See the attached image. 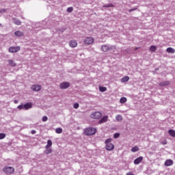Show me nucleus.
<instances>
[{
	"label": "nucleus",
	"mask_w": 175,
	"mask_h": 175,
	"mask_svg": "<svg viewBox=\"0 0 175 175\" xmlns=\"http://www.w3.org/2000/svg\"><path fill=\"white\" fill-rule=\"evenodd\" d=\"M159 85L160 87H167V85H170V81H165L161 82V83H159Z\"/></svg>",
	"instance_id": "9d476101"
},
{
	"label": "nucleus",
	"mask_w": 175,
	"mask_h": 175,
	"mask_svg": "<svg viewBox=\"0 0 175 175\" xmlns=\"http://www.w3.org/2000/svg\"><path fill=\"white\" fill-rule=\"evenodd\" d=\"M122 83H126V81H129V77L125 76L122 79H121Z\"/></svg>",
	"instance_id": "b1692460"
},
{
	"label": "nucleus",
	"mask_w": 175,
	"mask_h": 175,
	"mask_svg": "<svg viewBox=\"0 0 175 175\" xmlns=\"http://www.w3.org/2000/svg\"><path fill=\"white\" fill-rule=\"evenodd\" d=\"M53 152V149H46L44 151V154H51Z\"/></svg>",
	"instance_id": "cd10ccee"
},
{
	"label": "nucleus",
	"mask_w": 175,
	"mask_h": 175,
	"mask_svg": "<svg viewBox=\"0 0 175 175\" xmlns=\"http://www.w3.org/2000/svg\"><path fill=\"white\" fill-rule=\"evenodd\" d=\"M155 70H156V71L158 70V68H156Z\"/></svg>",
	"instance_id": "49530a36"
},
{
	"label": "nucleus",
	"mask_w": 175,
	"mask_h": 175,
	"mask_svg": "<svg viewBox=\"0 0 175 175\" xmlns=\"http://www.w3.org/2000/svg\"><path fill=\"white\" fill-rule=\"evenodd\" d=\"M139 146H135L131 148L132 152H137V151H139Z\"/></svg>",
	"instance_id": "bb28decb"
},
{
	"label": "nucleus",
	"mask_w": 175,
	"mask_h": 175,
	"mask_svg": "<svg viewBox=\"0 0 175 175\" xmlns=\"http://www.w3.org/2000/svg\"><path fill=\"white\" fill-rule=\"evenodd\" d=\"M168 134L170 136H172V137H175V131L173 129H170L168 131Z\"/></svg>",
	"instance_id": "412c9836"
},
{
	"label": "nucleus",
	"mask_w": 175,
	"mask_h": 175,
	"mask_svg": "<svg viewBox=\"0 0 175 175\" xmlns=\"http://www.w3.org/2000/svg\"><path fill=\"white\" fill-rule=\"evenodd\" d=\"M134 10H137V8H131L130 10H129V12L131 13L132 12H134Z\"/></svg>",
	"instance_id": "ea45409f"
},
{
	"label": "nucleus",
	"mask_w": 175,
	"mask_h": 175,
	"mask_svg": "<svg viewBox=\"0 0 175 175\" xmlns=\"http://www.w3.org/2000/svg\"><path fill=\"white\" fill-rule=\"evenodd\" d=\"M55 132H56V133H62V128H57L56 129H55Z\"/></svg>",
	"instance_id": "2f4dec72"
},
{
	"label": "nucleus",
	"mask_w": 175,
	"mask_h": 175,
	"mask_svg": "<svg viewBox=\"0 0 175 175\" xmlns=\"http://www.w3.org/2000/svg\"><path fill=\"white\" fill-rule=\"evenodd\" d=\"M8 12V9H1L0 10V13H6Z\"/></svg>",
	"instance_id": "58836bf2"
},
{
	"label": "nucleus",
	"mask_w": 175,
	"mask_h": 175,
	"mask_svg": "<svg viewBox=\"0 0 175 175\" xmlns=\"http://www.w3.org/2000/svg\"><path fill=\"white\" fill-rule=\"evenodd\" d=\"M47 120H49V118H47V116H43L42 118V121H43V122H46Z\"/></svg>",
	"instance_id": "e433bc0d"
},
{
	"label": "nucleus",
	"mask_w": 175,
	"mask_h": 175,
	"mask_svg": "<svg viewBox=\"0 0 175 175\" xmlns=\"http://www.w3.org/2000/svg\"><path fill=\"white\" fill-rule=\"evenodd\" d=\"M118 137H120V133H116L113 135V138H114V139H118Z\"/></svg>",
	"instance_id": "f704fd0d"
},
{
	"label": "nucleus",
	"mask_w": 175,
	"mask_h": 175,
	"mask_svg": "<svg viewBox=\"0 0 175 175\" xmlns=\"http://www.w3.org/2000/svg\"><path fill=\"white\" fill-rule=\"evenodd\" d=\"M31 135H35V133H36V131L32 130V131H31Z\"/></svg>",
	"instance_id": "79ce46f5"
},
{
	"label": "nucleus",
	"mask_w": 175,
	"mask_h": 175,
	"mask_svg": "<svg viewBox=\"0 0 175 175\" xmlns=\"http://www.w3.org/2000/svg\"><path fill=\"white\" fill-rule=\"evenodd\" d=\"M0 104H1V101H0Z\"/></svg>",
	"instance_id": "de8ad7c7"
},
{
	"label": "nucleus",
	"mask_w": 175,
	"mask_h": 175,
	"mask_svg": "<svg viewBox=\"0 0 175 175\" xmlns=\"http://www.w3.org/2000/svg\"><path fill=\"white\" fill-rule=\"evenodd\" d=\"M21 50V48L20 46H11L9 48L8 51L9 53H18V51H20Z\"/></svg>",
	"instance_id": "39448f33"
},
{
	"label": "nucleus",
	"mask_w": 175,
	"mask_h": 175,
	"mask_svg": "<svg viewBox=\"0 0 175 175\" xmlns=\"http://www.w3.org/2000/svg\"><path fill=\"white\" fill-rule=\"evenodd\" d=\"M65 31H66V28L63 27V28H60V29H57V32H65Z\"/></svg>",
	"instance_id": "473e14b6"
},
{
	"label": "nucleus",
	"mask_w": 175,
	"mask_h": 175,
	"mask_svg": "<svg viewBox=\"0 0 175 175\" xmlns=\"http://www.w3.org/2000/svg\"><path fill=\"white\" fill-rule=\"evenodd\" d=\"M3 170L6 174H12V173H14V168H13V167H5Z\"/></svg>",
	"instance_id": "20e7f679"
},
{
	"label": "nucleus",
	"mask_w": 175,
	"mask_h": 175,
	"mask_svg": "<svg viewBox=\"0 0 175 175\" xmlns=\"http://www.w3.org/2000/svg\"><path fill=\"white\" fill-rule=\"evenodd\" d=\"M142 161H143V157L140 156L139 157L134 160V164L139 165V163H140Z\"/></svg>",
	"instance_id": "9b49d317"
},
{
	"label": "nucleus",
	"mask_w": 175,
	"mask_h": 175,
	"mask_svg": "<svg viewBox=\"0 0 175 175\" xmlns=\"http://www.w3.org/2000/svg\"><path fill=\"white\" fill-rule=\"evenodd\" d=\"M59 87L61 90H66V88H69L70 87V83L62 82V83H60Z\"/></svg>",
	"instance_id": "423d86ee"
},
{
	"label": "nucleus",
	"mask_w": 175,
	"mask_h": 175,
	"mask_svg": "<svg viewBox=\"0 0 175 175\" xmlns=\"http://www.w3.org/2000/svg\"><path fill=\"white\" fill-rule=\"evenodd\" d=\"M137 49H139V48H135V51H136L137 50Z\"/></svg>",
	"instance_id": "c03bdc74"
},
{
	"label": "nucleus",
	"mask_w": 175,
	"mask_h": 175,
	"mask_svg": "<svg viewBox=\"0 0 175 175\" xmlns=\"http://www.w3.org/2000/svg\"><path fill=\"white\" fill-rule=\"evenodd\" d=\"M100 117H102V113L99 111L94 112L90 115V118H93L94 120H99Z\"/></svg>",
	"instance_id": "7ed1b4c3"
},
{
	"label": "nucleus",
	"mask_w": 175,
	"mask_h": 175,
	"mask_svg": "<svg viewBox=\"0 0 175 175\" xmlns=\"http://www.w3.org/2000/svg\"><path fill=\"white\" fill-rule=\"evenodd\" d=\"M165 166H172L173 165V160L167 159L164 163Z\"/></svg>",
	"instance_id": "4468645a"
},
{
	"label": "nucleus",
	"mask_w": 175,
	"mask_h": 175,
	"mask_svg": "<svg viewBox=\"0 0 175 175\" xmlns=\"http://www.w3.org/2000/svg\"><path fill=\"white\" fill-rule=\"evenodd\" d=\"M79 103H75L73 105L74 109H79Z\"/></svg>",
	"instance_id": "4c0bfd02"
},
{
	"label": "nucleus",
	"mask_w": 175,
	"mask_h": 175,
	"mask_svg": "<svg viewBox=\"0 0 175 175\" xmlns=\"http://www.w3.org/2000/svg\"><path fill=\"white\" fill-rule=\"evenodd\" d=\"M5 137H6V134H5L3 133H0V140H2V139H5Z\"/></svg>",
	"instance_id": "7c9ffc66"
},
{
	"label": "nucleus",
	"mask_w": 175,
	"mask_h": 175,
	"mask_svg": "<svg viewBox=\"0 0 175 175\" xmlns=\"http://www.w3.org/2000/svg\"><path fill=\"white\" fill-rule=\"evenodd\" d=\"M8 64L10 65V66H12V68L17 66V64H16L14 61L12 59L8 60Z\"/></svg>",
	"instance_id": "dca6fc26"
},
{
	"label": "nucleus",
	"mask_w": 175,
	"mask_h": 175,
	"mask_svg": "<svg viewBox=\"0 0 175 175\" xmlns=\"http://www.w3.org/2000/svg\"><path fill=\"white\" fill-rule=\"evenodd\" d=\"M25 105V110H29V109H32V103H27Z\"/></svg>",
	"instance_id": "2eb2a0df"
},
{
	"label": "nucleus",
	"mask_w": 175,
	"mask_h": 175,
	"mask_svg": "<svg viewBox=\"0 0 175 175\" xmlns=\"http://www.w3.org/2000/svg\"><path fill=\"white\" fill-rule=\"evenodd\" d=\"M0 27H2V24L0 23Z\"/></svg>",
	"instance_id": "a18cd8bd"
},
{
	"label": "nucleus",
	"mask_w": 175,
	"mask_h": 175,
	"mask_svg": "<svg viewBox=\"0 0 175 175\" xmlns=\"http://www.w3.org/2000/svg\"><path fill=\"white\" fill-rule=\"evenodd\" d=\"M18 110H25V105L24 104H21L17 107Z\"/></svg>",
	"instance_id": "a878e982"
},
{
	"label": "nucleus",
	"mask_w": 175,
	"mask_h": 175,
	"mask_svg": "<svg viewBox=\"0 0 175 175\" xmlns=\"http://www.w3.org/2000/svg\"><path fill=\"white\" fill-rule=\"evenodd\" d=\"M14 36L17 38H21V36H24V32L16 31L14 32Z\"/></svg>",
	"instance_id": "ddd939ff"
},
{
	"label": "nucleus",
	"mask_w": 175,
	"mask_h": 175,
	"mask_svg": "<svg viewBox=\"0 0 175 175\" xmlns=\"http://www.w3.org/2000/svg\"><path fill=\"white\" fill-rule=\"evenodd\" d=\"M116 45H111V46H109V50H116Z\"/></svg>",
	"instance_id": "c9c22d12"
},
{
	"label": "nucleus",
	"mask_w": 175,
	"mask_h": 175,
	"mask_svg": "<svg viewBox=\"0 0 175 175\" xmlns=\"http://www.w3.org/2000/svg\"><path fill=\"white\" fill-rule=\"evenodd\" d=\"M112 140L111 138H108L105 142L106 144L105 148L107 151H113L114 150V144H111Z\"/></svg>",
	"instance_id": "f03ea898"
},
{
	"label": "nucleus",
	"mask_w": 175,
	"mask_h": 175,
	"mask_svg": "<svg viewBox=\"0 0 175 175\" xmlns=\"http://www.w3.org/2000/svg\"><path fill=\"white\" fill-rule=\"evenodd\" d=\"M117 121H122V116H121L120 115H118L116 117Z\"/></svg>",
	"instance_id": "72a5a7b5"
},
{
	"label": "nucleus",
	"mask_w": 175,
	"mask_h": 175,
	"mask_svg": "<svg viewBox=\"0 0 175 175\" xmlns=\"http://www.w3.org/2000/svg\"><path fill=\"white\" fill-rule=\"evenodd\" d=\"M32 91L38 92L42 90V87L40 85H33L31 86Z\"/></svg>",
	"instance_id": "1a4fd4ad"
},
{
	"label": "nucleus",
	"mask_w": 175,
	"mask_h": 175,
	"mask_svg": "<svg viewBox=\"0 0 175 175\" xmlns=\"http://www.w3.org/2000/svg\"><path fill=\"white\" fill-rule=\"evenodd\" d=\"M96 133V129L94 127H88L84 130V135L85 136H93Z\"/></svg>",
	"instance_id": "f257e3e1"
},
{
	"label": "nucleus",
	"mask_w": 175,
	"mask_h": 175,
	"mask_svg": "<svg viewBox=\"0 0 175 175\" xmlns=\"http://www.w3.org/2000/svg\"><path fill=\"white\" fill-rule=\"evenodd\" d=\"M108 119H109V116H104L98 121V124H103L105 122H107V120Z\"/></svg>",
	"instance_id": "6e6552de"
},
{
	"label": "nucleus",
	"mask_w": 175,
	"mask_h": 175,
	"mask_svg": "<svg viewBox=\"0 0 175 175\" xmlns=\"http://www.w3.org/2000/svg\"><path fill=\"white\" fill-rule=\"evenodd\" d=\"M167 53H170V54H174L175 53V50L174 49L172 48V47H168L166 49Z\"/></svg>",
	"instance_id": "aec40b11"
},
{
	"label": "nucleus",
	"mask_w": 175,
	"mask_h": 175,
	"mask_svg": "<svg viewBox=\"0 0 175 175\" xmlns=\"http://www.w3.org/2000/svg\"><path fill=\"white\" fill-rule=\"evenodd\" d=\"M150 51H151L152 53H155V51H157V46L154 45H151L150 49H149Z\"/></svg>",
	"instance_id": "4be33fe9"
},
{
	"label": "nucleus",
	"mask_w": 175,
	"mask_h": 175,
	"mask_svg": "<svg viewBox=\"0 0 175 175\" xmlns=\"http://www.w3.org/2000/svg\"><path fill=\"white\" fill-rule=\"evenodd\" d=\"M103 8H116V5L112 3L105 4L103 6Z\"/></svg>",
	"instance_id": "393cba45"
},
{
	"label": "nucleus",
	"mask_w": 175,
	"mask_h": 175,
	"mask_svg": "<svg viewBox=\"0 0 175 175\" xmlns=\"http://www.w3.org/2000/svg\"><path fill=\"white\" fill-rule=\"evenodd\" d=\"M67 13H72L73 12V7H69L66 10Z\"/></svg>",
	"instance_id": "c756f323"
},
{
	"label": "nucleus",
	"mask_w": 175,
	"mask_h": 175,
	"mask_svg": "<svg viewBox=\"0 0 175 175\" xmlns=\"http://www.w3.org/2000/svg\"><path fill=\"white\" fill-rule=\"evenodd\" d=\"M126 97H122V98H120V103H126Z\"/></svg>",
	"instance_id": "c85d7f7f"
},
{
	"label": "nucleus",
	"mask_w": 175,
	"mask_h": 175,
	"mask_svg": "<svg viewBox=\"0 0 175 175\" xmlns=\"http://www.w3.org/2000/svg\"><path fill=\"white\" fill-rule=\"evenodd\" d=\"M98 88L100 92H106L107 91V88L104 86H99Z\"/></svg>",
	"instance_id": "5701e85b"
},
{
	"label": "nucleus",
	"mask_w": 175,
	"mask_h": 175,
	"mask_svg": "<svg viewBox=\"0 0 175 175\" xmlns=\"http://www.w3.org/2000/svg\"><path fill=\"white\" fill-rule=\"evenodd\" d=\"M101 50L104 53H107V51H109V46H107V45H103L101 46Z\"/></svg>",
	"instance_id": "6ab92c4d"
},
{
	"label": "nucleus",
	"mask_w": 175,
	"mask_h": 175,
	"mask_svg": "<svg viewBox=\"0 0 175 175\" xmlns=\"http://www.w3.org/2000/svg\"><path fill=\"white\" fill-rule=\"evenodd\" d=\"M12 21L14 24H16V25H21V21L16 18H14Z\"/></svg>",
	"instance_id": "a211bd4d"
},
{
	"label": "nucleus",
	"mask_w": 175,
	"mask_h": 175,
	"mask_svg": "<svg viewBox=\"0 0 175 175\" xmlns=\"http://www.w3.org/2000/svg\"><path fill=\"white\" fill-rule=\"evenodd\" d=\"M14 103L15 104H17V103H18V100H14Z\"/></svg>",
	"instance_id": "37998d69"
},
{
	"label": "nucleus",
	"mask_w": 175,
	"mask_h": 175,
	"mask_svg": "<svg viewBox=\"0 0 175 175\" xmlns=\"http://www.w3.org/2000/svg\"><path fill=\"white\" fill-rule=\"evenodd\" d=\"M161 144H163V145H164V146H165V144H167V141H166V140L163 141V142H161Z\"/></svg>",
	"instance_id": "a19ab883"
},
{
	"label": "nucleus",
	"mask_w": 175,
	"mask_h": 175,
	"mask_svg": "<svg viewBox=\"0 0 175 175\" xmlns=\"http://www.w3.org/2000/svg\"><path fill=\"white\" fill-rule=\"evenodd\" d=\"M85 44H92L94 43V38L92 37H86L84 40Z\"/></svg>",
	"instance_id": "0eeeda50"
},
{
	"label": "nucleus",
	"mask_w": 175,
	"mask_h": 175,
	"mask_svg": "<svg viewBox=\"0 0 175 175\" xmlns=\"http://www.w3.org/2000/svg\"><path fill=\"white\" fill-rule=\"evenodd\" d=\"M69 46L70 47H77V42H76V40H71L69 42Z\"/></svg>",
	"instance_id": "f8f14e48"
},
{
	"label": "nucleus",
	"mask_w": 175,
	"mask_h": 175,
	"mask_svg": "<svg viewBox=\"0 0 175 175\" xmlns=\"http://www.w3.org/2000/svg\"><path fill=\"white\" fill-rule=\"evenodd\" d=\"M53 146V142L51 140V139H49L47 141V144L46 146H45V148L46 150H49V148H50V147H51Z\"/></svg>",
	"instance_id": "f3484780"
}]
</instances>
